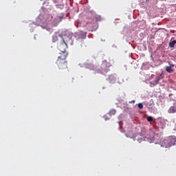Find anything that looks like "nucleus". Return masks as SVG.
<instances>
[{
	"instance_id": "1",
	"label": "nucleus",
	"mask_w": 176,
	"mask_h": 176,
	"mask_svg": "<svg viewBox=\"0 0 176 176\" xmlns=\"http://www.w3.org/2000/svg\"><path fill=\"white\" fill-rule=\"evenodd\" d=\"M71 41V36H65L64 38L58 43L57 47L60 52H67V47H68V42Z\"/></svg>"
},
{
	"instance_id": "2",
	"label": "nucleus",
	"mask_w": 176,
	"mask_h": 176,
	"mask_svg": "<svg viewBox=\"0 0 176 176\" xmlns=\"http://www.w3.org/2000/svg\"><path fill=\"white\" fill-rule=\"evenodd\" d=\"M56 65L59 69H67L68 68V62H67V60H61L60 59H57Z\"/></svg>"
},
{
	"instance_id": "3",
	"label": "nucleus",
	"mask_w": 176,
	"mask_h": 176,
	"mask_svg": "<svg viewBox=\"0 0 176 176\" xmlns=\"http://www.w3.org/2000/svg\"><path fill=\"white\" fill-rule=\"evenodd\" d=\"M64 39V37L60 34L58 32H56L53 36H52V42L54 43H56V42H61Z\"/></svg>"
},
{
	"instance_id": "4",
	"label": "nucleus",
	"mask_w": 176,
	"mask_h": 176,
	"mask_svg": "<svg viewBox=\"0 0 176 176\" xmlns=\"http://www.w3.org/2000/svg\"><path fill=\"white\" fill-rule=\"evenodd\" d=\"M60 56L58 57V60H60L62 61H65V58L68 56V52H60Z\"/></svg>"
},
{
	"instance_id": "5",
	"label": "nucleus",
	"mask_w": 176,
	"mask_h": 176,
	"mask_svg": "<svg viewBox=\"0 0 176 176\" xmlns=\"http://www.w3.org/2000/svg\"><path fill=\"white\" fill-rule=\"evenodd\" d=\"M158 82H159V79L158 78H155L153 81H150V87H153V86H156V85H157Z\"/></svg>"
},
{
	"instance_id": "6",
	"label": "nucleus",
	"mask_w": 176,
	"mask_h": 176,
	"mask_svg": "<svg viewBox=\"0 0 176 176\" xmlns=\"http://www.w3.org/2000/svg\"><path fill=\"white\" fill-rule=\"evenodd\" d=\"M176 45V40H174L169 43V47H174Z\"/></svg>"
},
{
	"instance_id": "7",
	"label": "nucleus",
	"mask_w": 176,
	"mask_h": 176,
	"mask_svg": "<svg viewBox=\"0 0 176 176\" xmlns=\"http://www.w3.org/2000/svg\"><path fill=\"white\" fill-rule=\"evenodd\" d=\"M166 72H168L169 74H171V72H174V70L171 68V67H167L166 68Z\"/></svg>"
},
{
	"instance_id": "8",
	"label": "nucleus",
	"mask_w": 176,
	"mask_h": 176,
	"mask_svg": "<svg viewBox=\"0 0 176 176\" xmlns=\"http://www.w3.org/2000/svg\"><path fill=\"white\" fill-rule=\"evenodd\" d=\"M113 77L112 76H110L109 77V79H112Z\"/></svg>"
},
{
	"instance_id": "9",
	"label": "nucleus",
	"mask_w": 176,
	"mask_h": 176,
	"mask_svg": "<svg viewBox=\"0 0 176 176\" xmlns=\"http://www.w3.org/2000/svg\"><path fill=\"white\" fill-rule=\"evenodd\" d=\"M169 67H170V68H171L172 67H174V65H170V66H169Z\"/></svg>"
}]
</instances>
